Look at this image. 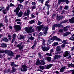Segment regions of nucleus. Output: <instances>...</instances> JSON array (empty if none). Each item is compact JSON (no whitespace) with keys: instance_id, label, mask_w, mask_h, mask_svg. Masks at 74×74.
<instances>
[{"instance_id":"9d476101","label":"nucleus","mask_w":74,"mask_h":74,"mask_svg":"<svg viewBox=\"0 0 74 74\" xmlns=\"http://www.w3.org/2000/svg\"><path fill=\"white\" fill-rule=\"evenodd\" d=\"M61 56L58 55H55L54 56V59L56 60V59H59L60 58Z\"/></svg>"},{"instance_id":"e433bc0d","label":"nucleus","mask_w":74,"mask_h":74,"mask_svg":"<svg viewBox=\"0 0 74 74\" xmlns=\"http://www.w3.org/2000/svg\"><path fill=\"white\" fill-rule=\"evenodd\" d=\"M21 57V56L20 55H16V57L15 58V59H17L18 58H20Z\"/></svg>"},{"instance_id":"bb28decb","label":"nucleus","mask_w":74,"mask_h":74,"mask_svg":"<svg viewBox=\"0 0 74 74\" xmlns=\"http://www.w3.org/2000/svg\"><path fill=\"white\" fill-rule=\"evenodd\" d=\"M64 18V17L63 16H59L57 18L58 20H60V19H63Z\"/></svg>"},{"instance_id":"1a4fd4ad","label":"nucleus","mask_w":74,"mask_h":74,"mask_svg":"<svg viewBox=\"0 0 74 74\" xmlns=\"http://www.w3.org/2000/svg\"><path fill=\"white\" fill-rule=\"evenodd\" d=\"M14 28L16 32H18V31H19V30H21V27L19 25H16L15 26Z\"/></svg>"},{"instance_id":"09e8293b","label":"nucleus","mask_w":74,"mask_h":74,"mask_svg":"<svg viewBox=\"0 0 74 74\" xmlns=\"http://www.w3.org/2000/svg\"><path fill=\"white\" fill-rule=\"evenodd\" d=\"M16 36V34H13V38H15Z\"/></svg>"},{"instance_id":"603ef678","label":"nucleus","mask_w":74,"mask_h":74,"mask_svg":"<svg viewBox=\"0 0 74 74\" xmlns=\"http://www.w3.org/2000/svg\"><path fill=\"white\" fill-rule=\"evenodd\" d=\"M36 8V6H32V11L33 10V9H35Z\"/></svg>"},{"instance_id":"a878e982","label":"nucleus","mask_w":74,"mask_h":74,"mask_svg":"<svg viewBox=\"0 0 74 74\" xmlns=\"http://www.w3.org/2000/svg\"><path fill=\"white\" fill-rule=\"evenodd\" d=\"M69 28V26L64 27V30L65 32H66V31H67V30H68Z\"/></svg>"},{"instance_id":"8fccbe9b","label":"nucleus","mask_w":74,"mask_h":74,"mask_svg":"<svg viewBox=\"0 0 74 74\" xmlns=\"http://www.w3.org/2000/svg\"><path fill=\"white\" fill-rule=\"evenodd\" d=\"M29 39L31 40V41H32V40H34V37L32 36H31L29 38Z\"/></svg>"},{"instance_id":"a19ab883","label":"nucleus","mask_w":74,"mask_h":74,"mask_svg":"<svg viewBox=\"0 0 74 74\" xmlns=\"http://www.w3.org/2000/svg\"><path fill=\"white\" fill-rule=\"evenodd\" d=\"M42 23V22H40V21H39L37 25H41Z\"/></svg>"},{"instance_id":"f704fd0d","label":"nucleus","mask_w":74,"mask_h":74,"mask_svg":"<svg viewBox=\"0 0 74 74\" xmlns=\"http://www.w3.org/2000/svg\"><path fill=\"white\" fill-rule=\"evenodd\" d=\"M25 38V36L20 35V38L21 40H22V39H23L24 38Z\"/></svg>"},{"instance_id":"a211bd4d","label":"nucleus","mask_w":74,"mask_h":74,"mask_svg":"<svg viewBox=\"0 0 74 74\" xmlns=\"http://www.w3.org/2000/svg\"><path fill=\"white\" fill-rule=\"evenodd\" d=\"M70 34H71V33L70 32H66L63 34V37H66V36H68Z\"/></svg>"},{"instance_id":"864d4df0","label":"nucleus","mask_w":74,"mask_h":74,"mask_svg":"<svg viewBox=\"0 0 74 74\" xmlns=\"http://www.w3.org/2000/svg\"><path fill=\"white\" fill-rule=\"evenodd\" d=\"M73 50H74V46L71 48V51H73Z\"/></svg>"},{"instance_id":"5701e85b","label":"nucleus","mask_w":74,"mask_h":74,"mask_svg":"<svg viewBox=\"0 0 74 74\" xmlns=\"http://www.w3.org/2000/svg\"><path fill=\"white\" fill-rule=\"evenodd\" d=\"M2 41H4L5 42H7L8 41V39L6 37L3 38L2 39Z\"/></svg>"},{"instance_id":"6e6d98bb","label":"nucleus","mask_w":74,"mask_h":74,"mask_svg":"<svg viewBox=\"0 0 74 74\" xmlns=\"http://www.w3.org/2000/svg\"><path fill=\"white\" fill-rule=\"evenodd\" d=\"M31 4L32 5H36V3L35 2H32Z\"/></svg>"},{"instance_id":"c03bdc74","label":"nucleus","mask_w":74,"mask_h":74,"mask_svg":"<svg viewBox=\"0 0 74 74\" xmlns=\"http://www.w3.org/2000/svg\"><path fill=\"white\" fill-rule=\"evenodd\" d=\"M69 8V6H65V7L64 8V10H67Z\"/></svg>"},{"instance_id":"cd10ccee","label":"nucleus","mask_w":74,"mask_h":74,"mask_svg":"<svg viewBox=\"0 0 74 74\" xmlns=\"http://www.w3.org/2000/svg\"><path fill=\"white\" fill-rule=\"evenodd\" d=\"M1 46L2 47H3V48H6V47H7V45L4 43H2Z\"/></svg>"},{"instance_id":"aec40b11","label":"nucleus","mask_w":74,"mask_h":74,"mask_svg":"<svg viewBox=\"0 0 74 74\" xmlns=\"http://www.w3.org/2000/svg\"><path fill=\"white\" fill-rule=\"evenodd\" d=\"M56 51H61V48L59 46H58L56 47Z\"/></svg>"},{"instance_id":"0e129e2a","label":"nucleus","mask_w":74,"mask_h":74,"mask_svg":"<svg viewBox=\"0 0 74 74\" xmlns=\"http://www.w3.org/2000/svg\"><path fill=\"white\" fill-rule=\"evenodd\" d=\"M65 2L66 3V4H67L69 3V0H65Z\"/></svg>"},{"instance_id":"20e7f679","label":"nucleus","mask_w":74,"mask_h":74,"mask_svg":"<svg viewBox=\"0 0 74 74\" xmlns=\"http://www.w3.org/2000/svg\"><path fill=\"white\" fill-rule=\"evenodd\" d=\"M69 69V67L67 66H62L61 67V69H60V71L61 73H63L64 71V70L66 69Z\"/></svg>"},{"instance_id":"6ab92c4d","label":"nucleus","mask_w":74,"mask_h":74,"mask_svg":"<svg viewBox=\"0 0 74 74\" xmlns=\"http://www.w3.org/2000/svg\"><path fill=\"white\" fill-rule=\"evenodd\" d=\"M53 66V65L52 64L48 65L47 66L46 69L47 70L49 69H50V68L51 67Z\"/></svg>"},{"instance_id":"2f4dec72","label":"nucleus","mask_w":74,"mask_h":74,"mask_svg":"<svg viewBox=\"0 0 74 74\" xmlns=\"http://www.w3.org/2000/svg\"><path fill=\"white\" fill-rule=\"evenodd\" d=\"M39 68L41 70H44V66H40Z\"/></svg>"},{"instance_id":"f8f14e48","label":"nucleus","mask_w":74,"mask_h":74,"mask_svg":"<svg viewBox=\"0 0 74 74\" xmlns=\"http://www.w3.org/2000/svg\"><path fill=\"white\" fill-rule=\"evenodd\" d=\"M16 71V68L13 67H12V71H11L10 73H15V72Z\"/></svg>"},{"instance_id":"5fc2aeb1","label":"nucleus","mask_w":74,"mask_h":74,"mask_svg":"<svg viewBox=\"0 0 74 74\" xmlns=\"http://www.w3.org/2000/svg\"><path fill=\"white\" fill-rule=\"evenodd\" d=\"M45 41H44L43 42L42 44L41 45V46H42V45H45Z\"/></svg>"},{"instance_id":"69168bd1","label":"nucleus","mask_w":74,"mask_h":74,"mask_svg":"<svg viewBox=\"0 0 74 74\" xmlns=\"http://www.w3.org/2000/svg\"><path fill=\"white\" fill-rule=\"evenodd\" d=\"M38 56L39 57V58H41V55L40 53H39L38 54Z\"/></svg>"},{"instance_id":"7ed1b4c3","label":"nucleus","mask_w":74,"mask_h":74,"mask_svg":"<svg viewBox=\"0 0 74 74\" xmlns=\"http://www.w3.org/2000/svg\"><path fill=\"white\" fill-rule=\"evenodd\" d=\"M48 29V28L47 27H44L43 29L44 32H43V36H46L47 34H48V32L47 31Z\"/></svg>"},{"instance_id":"bf43d9fd","label":"nucleus","mask_w":74,"mask_h":74,"mask_svg":"<svg viewBox=\"0 0 74 74\" xmlns=\"http://www.w3.org/2000/svg\"><path fill=\"white\" fill-rule=\"evenodd\" d=\"M18 21H21L20 19H17L15 20V22H18Z\"/></svg>"},{"instance_id":"2eb2a0df","label":"nucleus","mask_w":74,"mask_h":74,"mask_svg":"<svg viewBox=\"0 0 74 74\" xmlns=\"http://www.w3.org/2000/svg\"><path fill=\"white\" fill-rule=\"evenodd\" d=\"M14 55V53L12 51H9V52L8 54L9 56H12Z\"/></svg>"},{"instance_id":"423d86ee","label":"nucleus","mask_w":74,"mask_h":74,"mask_svg":"<svg viewBox=\"0 0 74 74\" xmlns=\"http://www.w3.org/2000/svg\"><path fill=\"white\" fill-rule=\"evenodd\" d=\"M60 26H61V25L59 24H55L53 25L52 30H55V27H60Z\"/></svg>"},{"instance_id":"f257e3e1","label":"nucleus","mask_w":74,"mask_h":74,"mask_svg":"<svg viewBox=\"0 0 74 74\" xmlns=\"http://www.w3.org/2000/svg\"><path fill=\"white\" fill-rule=\"evenodd\" d=\"M19 6H20V4H18V6L17 7L16 9L14 10V12H16L17 15H18V17H21L22 16V15H23V13L22 11H20L19 12V11L20 10Z\"/></svg>"},{"instance_id":"13d9d810","label":"nucleus","mask_w":74,"mask_h":74,"mask_svg":"<svg viewBox=\"0 0 74 74\" xmlns=\"http://www.w3.org/2000/svg\"><path fill=\"white\" fill-rule=\"evenodd\" d=\"M1 26H4V25L3 24V23H0V28H1Z\"/></svg>"},{"instance_id":"774afa93","label":"nucleus","mask_w":74,"mask_h":74,"mask_svg":"<svg viewBox=\"0 0 74 74\" xmlns=\"http://www.w3.org/2000/svg\"><path fill=\"white\" fill-rule=\"evenodd\" d=\"M21 9H22L23 8V6L21 4L20 5Z\"/></svg>"},{"instance_id":"338daca9","label":"nucleus","mask_w":74,"mask_h":74,"mask_svg":"<svg viewBox=\"0 0 74 74\" xmlns=\"http://www.w3.org/2000/svg\"><path fill=\"white\" fill-rule=\"evenodd\" d=\"M15 38H13V39L12 41V43H13V42H14V41H15Z\"/></svg>"},{"instance_id":"3c124183","label":"nucleus","mask_w":74,"mask_h":74,"mask_svg":"<svg viewBox=\"0 0 74 74\" xmlns=\"http://www.w3.org/2000/svg\"><path fill=\"white\" fill-rule=\"evenodd\" d=\"M4 50H0V53H4Z\"/></svg>"},{"instance_id":"ea45409f","label":"nucleus","mask_w":74,"mask_h":74,"mask_svg":"<svg viewBox=\"0 0 74 74\" xmlns=\"http://www.w3.org/2000/svg\"><path fill=\"white\" fill-rule=\"evenodd\" d=\"M60 51H56V54H59V53H60Z\"/></svg>"},{"instance_id":"680f3d73","label":"nucleus","mask_w":74,"mask_h":74,"mask_svg":"<svg viewBox=\"0 0 74 74\" xmlns=\"http://www.w3.org/2000/svg\"><path fill=\"white\" fill-rule=\"evenodd\" d=\"M67 22V20H64L62 22V23H66V22Z\"/></svg>"},{"instance_id":"58836bf2","label":"nucleus","mask_w":74,"mask_h":74,"mask_svg":"<svg viewBox=\"0 0 74 74\" xmlns=\"http://www.w3.org/2000/svg\"><path fill=\"white\" fill-rule=\"evenodd\" d=\"M45 5L46 6H47V7L48 8V10H49V8L50 7V5H48V4H45Z\"/></svg>"},{"instance_id":"49530a36","label":"nucleus","mask_w":74,"mask_h":74,"mask_svg":"<svg viewBox=\"0 0 74 74\" xmlns=\"http://www.w3.org/2000/svg\"><path fill=\"white\" fill-rule=\"evenodd\" d=\"M30 10L29 9L27 11V14H28L29 15V13H30Z\"/></svg>"},{"instance_id":"72a5a7b5","label":"nucleus","mask_w":74,"mask_h":74,"mask_svg":"<svg viewBox=\"0 0 74 74\" xmlns=\"http://www.w3.org/2000/svg\"><path fill=\"white\" fill-rule=\"evenodd\" d=\"M58 45V43L57 42H55L54 44L52 45L54 47L55 46H56V45Z\"/></svg>"},{"instance_id":"79ce46f5","label":"nucleus","mask_w":74,"mask_h":74,"mask_svg":"<svg viewBox=\"0 0 74 74\" xmlns=\"http://www.w3.org/2000/svg\"><path fill=\"white\" fill-rule=\"evenodd\" d=\"M67 44V43L65 42L64 44H62L61 45V47H62V48H63L65 47V44Z\"/></svg>"},{"instance_id":"412c9836","label":"nucleus","mask_w":74,"mask_h":74,"mask_svg":"<svg viewBox=\"0 0 74 74\" xmlns=\"http://www.w3.org/2000/svg\"><path fill=\"white\" fill-rule=\"evenodd\" d=\"M36 65H40L41 64V62H40V60L39 59H38L37 60L36 62Z\"/></svg>"},{"instance_id":"9b49d317","label":"nucleus","mask_w":74,"mask_h":74,"mask_svg":"<svg viewBox=\"0 0 74 74\" xmlns=\"http://www.w3.org/2000/svg\"><path fill=\"white\" fill-rule=\"evenodd\" d=\"M23 69L24 71H26L27 70V66L25 65H23L22 66Z\"/></svg>"},{"instance_id":"de8ad7c7","label":"nucleus","mask_w":74,"mask_h":74,"mask_svg":"<svg viewBox=\"0 0 74 74\" xmlns=\"http://www.w3.org/2000/svg\"><path fill=\"white\" fill-rule=\"evenodd\" d=\"M6 11V9H5L3 10V12L4 14H6V12H5Z\"/></svg>"},{"instance_id":"dca6fc26","label":"nucleus","mask_w":74,"mask_h":74,"mask_svg":"<svg viewBox=\"0 0 74 74\" xmlns=\"http://www.w3.org/2000/svg\"><path fill=\"white\" fill-rule=\"evenodd\" d=\"M69 40L71 41H74V34L71 35V37L69 38Z\"/></svg>"},{"instance_id":"c9c22d12","label":"nucleus","mask_w":74,"mask_h":74,"mask_svg":"<svg viewBox=\"0 0 74 74\" xmlns=\"http://www.w3.org/2000/svg\"><path fill=\"white\" fill-rule=\"evenodd\" d=\"M10 65L12 67H14V65H15V63L12 62H11V64H10Z\"/></svg>"},{"instance_id":"0eeeda50","label":"nucleus","mask_w":74,"mask_h":74,"mask_svg":"<svg viewBox=\"0 0 74 74\" xmlns=\"http://www.w3.org/2000/svg\"><path fill=\"white\" fill-rule=\"evenodd\" d=\"M16 47L19 48V49L20 50H21L22 49H23V48L24 47V46L23 45H22V43H20L16 46Z\"/></svg>"},{"instance_id":"052dcab7","label":"nucleus","mask_w":74,"mask_h":74,"mask_svg":"<svg viewBox=\"0 0 74 74\" xmlns=\"http://www.w3.org/2000/svg\"><path fill=\"white\" fill-rule=\"evenodd\" d=\"M39 36H41L42 35V33L40 32L38 34Z\"/></svg>"},{"instance_id":"c85d7f7f","label":"nucleus","mask_w":74,"mask_h":74,"mask_svg":"<svg viewBox=\"0 0 74 74\" xmlns=\"http://www.w3.org/2000/svg\"><path fill=\"white\" fill-rule=\"evenodd\" d=\"M10 52V51L9 50H5L4 51V53H7L8 55V53Z\"/></svg>"},{"instance_id":"4be33fe9","label":"nucleus","mask_w":74,"mask_h":74,"mask_svg":"<svg viewBox=\"0 0 74 74\" xmlns=\"http://www.w3.org/2000/svg\"><path fill=\"white\" fill-rule=\"evenodd\" d=\"M69 54V52L67 51H66L65 52V53H64V57H66V56H68Z\"/></svg>"},{"instance_id":"37998d69","label":"nucleus","mask_w":74,"mask_h":74,"mask_svg":"<svg viewBox=\"0 0 74 74\" xmlns=\"http://www.w3.org/2000/svg\"><path fill=\"white\" fill-rule=\"evenodd\" d=\"M29 15V14L27 12L25 13L24 14V15L25 16H28Z\"/></svg>"},{"instance_id":"4c0bfd02","label":"nucleus","mask_w":74,"mask_h":74,"mask_svg":"<svg viewBox=\"0 0 74 74\" xmlns=\"http://www.w3.org/2000/svg\"><path fill=\"white\" fill-rule=\"evenodd\" d=\"M7 16L6 15L5 16V22L7 23L8 21V20L7 19Z\"/></svg>"},{"instance_id":"4d7b16f0","label":"nucleus","mask_w":74,"mask_h":74,"mask_svg":"<svg viewBox=\"0 0 74 74\" xmlns=\"http://www.w3.org/2000/svg\"><path fill=\"white\" fill-rule=\"evenodd\" d=\"M53 49H51L50 50V52L51 53H53Z\"/></svg>"},{"instance_id":"4468645a","label":"nucleus","mask_w":74,"mask_h":74,"mask_svg":"<svg viewBox=\"0 0 74 74\" xmlns=\"http://www.w3.org/2000/svg\"><path fill=\"white\" fill-rule=\"evenodd\" d=\"M69 21L70 23H74V17H73L71 19L69 20Z\"/></svg>"},{"instance_id":"f03ea898","label":"nucleus","mask_w":74,"mask_h":74,"mask_svg":"<svg viewBox=\"0 0 74 74\" xmlns=\"http://www.w3.org/2000/svg\"><path fill=\"white\" fill-rule=\"evenodd\" d=\"M32 29H33V27H30L29 28H25V30L27 33H33V32H34V29L32 30Z\"/></svg>"},{"instance_id":"473e14b6","label":"nucleus","mask_w":74,"mask_h":74,"mask_svg":"<svg viewBox=\"0 0 74 74\" xmlns=\"http://www.w3.org/2000/svg\"><path fill=\"white\" fill-rule=\"evenodd\" d=\"M35 22V20H31L29 21V23L30 24H32V23H34Z\"/></svg>"},{"instance_id":"7c9ffc66","label":"nucleus","mask_w":74,"mask_h":74,"mask_svg":"<svg viewBox=\"0 0 74 74\" xmlns=\"http://www.w3.org/2000/svg\"><path fill=\"white\" fill-rule=\"evenodd\" d=\"M51 43L52 42V41H54V40L52 38H50L48 40Z\"/></svg>"},{"instance_id":"393cba45","label":"nucleus","mask_w":74,"mask_h":74,"mask_svg":"<svg viewBox=\"0 0 74 74\" xmlns=\"http://www.w3.org/2000/svg\"><path fill=\"white\" fill-rule=\"evenodd\" d=\"M46 60L48 62H50L51 61V57H48L46 58Z\"/></svg>"},{"instance_id":"ddd939ff","label":"nucleus","mask_w":74,"mask_h":74,"mask_svg":"<svg viewBox=\"0 0 74 74\" xmlns=\"http://www.w3.org/2000/svg\"><path fill=\"white\" fill-rule=\"evenodd\" d=\"M43 26L42 25L38 26L37 27L38 31H40L41 30V29H42Z\"/></svg>"},{"instance_id":"f3484780","label":"nucleus","mask_w":74,"mask_h":74,"mask_svg":"<svg viewBox=\"0 0 74 74\" xmlns=\"http://www.w3.org/2000/svg\"><path fill=\"white\" fill-rule=\"evenodd\" d=\"M36 44H37V40H35L34 41V44L31 47L32 49H33V48H34L36 46Z\"/></svg>"},{"instance_id":"39448f33","label":"nucleus","mask_w":74,"mask_h":74,"mask_svg":"<svg viewBox=\"0 0 74 74\" xmlns=\"http://www.w3.org/2000/svg\"><path fill=\"white\" fill-rule=\"evenodd\" d=\"M50 47H46L45 45H43L42 47V49L43 50V51H48Z\"/></svg>"},{"instance_id":"a18cd8bd","label":"nucleus","mask_w":74,"mask_h":74,"mask_svg":"<svg viewBox=\"0 0 74 74\" xmlns=\"http://www.w3.org/2000/svg\"><path fill=\"white\" fill-rule=\"evenodd\" d=\"M4 7H0V11H2L3 10V9H4Z\"/></svg>"},{"instance_id":"e2e57ef3","label":"nucleus","mask_w":74,"mask_h":74,"mask_svg":"<svg viewBox=\"0 0 74 74\" xmlns=\"http://www.w3.org/2000/svg\"><path fill=\"white\" fill-rule=\"evenodd\" d=\"M51 42H50L49 40H48L47 42V44L48 45H49V44H51Z\"/></svg>"},{"instance_id":"6e6552de","label":"nucleus","mask_w":74,"mask_h":74,"mask_svg":"<svg viewBox=\"0 0 74 74\" xmlns=\"http://www.w3.org/2000/svg\"><path fill=\"white\" fill-rule=\"evenodd\" d=\"M52 38L53 39L54 41H55V40L57 41H60L62 40L58 38L56 36H53Z\"/></svg>"},{"instance_id":"c756f323","label":"nucleus","mask_w":74,"mask_h":74,"mask_svg":"<svg viewBox=\"0 0 74 74\" xmlns=\"http://www.w3.org/2000/svg\"><path fill=\"white\" fill-rule=\"evenodd\" d=\"M41 61V65H44L45 64V62L44 61V60H42Z\"/></svg>"},{"instance_id":"b1692460","label":"nucleus","mask_w":74,"mask_h":74,"mask_svg":"<svg viewBox=\"0 0 74 74\" xmlns=\"http://www.w3.org/2000/svg\"><path fill=\"white\" fill-rule=\"evenodd\" d=\"M68 66L69 67H70V66H71V67H74V64H68Z\"/></svg>"}]
</instances>
